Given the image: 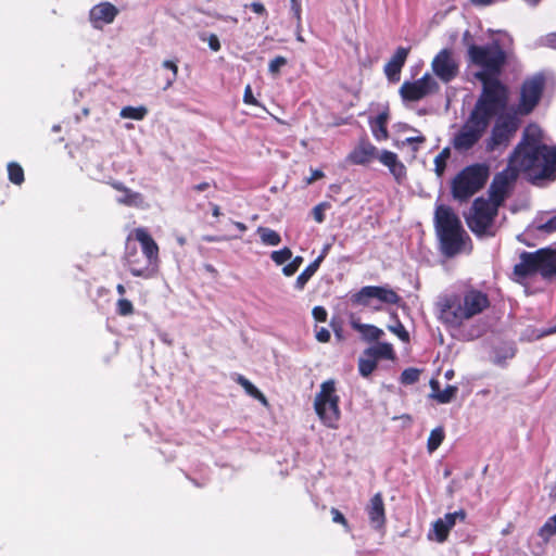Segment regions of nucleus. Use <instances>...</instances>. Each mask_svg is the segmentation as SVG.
Listing matches in <instances>:
<instances>
[{
	"label": "nucleus",
	"instance_id": "obj_14",
	"mask_svg": "<svg viewBox=\"0 0 556 556\" xmlns=\"http://www.w3.org/2000/svg\"><path fill=\"white\" fill-rule=\"evenodd\" d=\"M544 77L541 74H538L523 83L520 102L518 105L519 113L529 114L536 106L544 88Z\"/></svg>",
	"mask_w": 556,
	"mask_h": 556
},
{
	"label": "nucleus",
	"instance_id": "obj_39",
	"mask_svg": "<svg viewBox=\"0 0 556 556\" xmlns=\"http://www.w3.org/2000/svg\"><path fill=\"white\" fill-rule=\"evenodd\" d=\"M420 371L416 368H407L401 374L403 384H413L418 381Z\"/></svg>",
	"mask_w": 556,
	"mask_h": 556
},
{
	"label": "nucleus",
	"instance_id": "obj_34",
	"mask_svg": "<svg viewBox=\"0 0 556 556\" xmlns=\"http://www.w3.org/2000/svg\"><path fill=\"white\" fill-rule=\"evenodd\" d=\"M9 179L15 184L21 185L24 181V170L20 164L11 162L8 164Z\"/></svg>",
	"mask_w": 556,
	"mask_h": 556
},
{
	"label": "nucleus",
	"instance_id": "obj_19",
	"mask_svg": "<svg viewBox=\"0 0 556 556\" xmlns=\"http://www.w3.org/2000/svg\"><path fill=\"white\" fill-rule=\"evenodd\" d=\"M112 188H114L116 191H118L121 194L116 198L117 203L130 207H137V208H146L148 207V204L146 203L143 194L140 192L134 191L129 188H127L123 182L121 181H113L111 182Z\"/></svg>",
	"mask_w": 556,
	"mask_h": 556
},
{
	"label": "nucleus",
	"instance_id": "obj_46",
	"mask_svg": "<svg viewBox=\"0 0 556 556\" xmlns=\"http://www.w3.org/2000/svg\"><path fill=\"white\" fill-rule=\"evenodd\" d=\"M243 102L245 104H251V105H256L257 104L256 99L253 97L252 88H251L250 85H248L245 87V89H244Z\"/></svg>",
	"mask_w": 556,
	"mask_h": 556
},
{
	"label": "nucleus",
	"instance_id": "obj_59",
	"mask_svg": "<svg viewBox=\"0 0 556 556\" xmlns=\"http://www.w3.org/2000/svg\"><path fill=\"white\" fill-rule=\"evenodd\" d=\"M475 4H480V5H488V4H491L493 2V0H471Z\"/></svg>",
	"mask_w": 556,
	"mask_h": 556
},
{
	"label": "nucleus",
	"instance_id": "obj_15",
	"mask_svg": "<svg viewBox=\"0 0 556 556\" xmlns=\"http://www.w3.org/2000/svg\"><path fill=\"white\" fill-rule=\"evenodd\" d=\"M125 260L129 271L135 277L150 279L157 273L159 268L154 264L148 263V260L135 247H127Z\"/></svg>",
	"mask_w": 556,
	"mask_h": 556
},
{
	"label": "nucleus",
	"instance_id": "obj_38",
	"mask_svg": "<svg viewBox=\"0 0 556 556\" xmlns=\"http://www.w3.org/2000/svg\"><path fill=\"white\" fill-rule=\"evenodd\" d=\"M388 329L393 334H395L401 341L405 343L409 341V333L400 320L395 319V323L393 325H389Z\"/></svg>",
	"mask_w": 556,
	"mask_h": 556
},
{
	"label": "nucleus",
	"instance_id": "obj_13",
	"mask_svg": "<svg viewBox=\"0 0 556 556\" xmlns=\"http://www.w3.org/2000/svg\"><path fill=\"white\" fill-rule=\"evenodd\" d=\"M372 299L386 304H397L401 301L400 295L394 290L381 286H366L352 295V302L363 306H369Z\"/></svg>",
	"mask_w": 556,
	"mask_h": 556
},
{
	"label": "nucleus",
	"instance_id": "obj_6",
	"mask_svg": "<svg viewBox=\"0 0 556 556\" xmlns=\"http://www.w3.org/2000/svg\"><path fill=\"white\" fill-rule=\"evenodd\" d=\"M540 274L545 279L556 278V248L548 247L535 252L523 251L514 266L516 280H522Z\"/></svg>",
	"mask_w": 556,
	"mask_h": 556
},
{
	"label": "nucleus",
	"instance_id": "obj_55",
	"mask_svg": "<svg viewBox=\"0 0 556 556\" xmlns=\"http://www.w3.org/2000/svg\"><path fill=\"white\" fill-rule=\"evenodd\" d=\"M424 141H425V137H422V136L409 137V138H406V140H405V142L408 144L422 143Z\"/></svg>",
	"mask_w": 556,
	"mask_h": 556
},
{
	"label": "nucleus",
	"instance_id": "obj_25",
	"mask_svg": "<svg viewBox=\"0 0 556 556\" xmlns=\"http://www.w3.org/2000/svg\"><path fill=\"white\" fill-rule=\"evenodd\" d=\"M351 326L353 329L362 333L366 341H376L383 336V330L374 325L361 324L356 320H352Z\"/></svg>",
	"mask_w": 556,
	"mask_h": 556
},
{
	"label": "nucleus",
	"instance_id": "obj_7",
	"mask_svg": "<svg viewBox=\"0 0 556 556\" xmlns=\"http://www.w3.org/2000/svg\"><path fill=\"white\" fill-rule=\"evenodd\" d=\"M336 381L332 379L324 381L315 395L314 408L321 422L328 428L334 429L338 426L341 416Z\"/></svg>",
	"mask_w": 556,
	"mask_h": 556
},
{
	"label": "nucleus",
	"instance_id": "obj_45",
	"mask_svg": "<svg viewBox=\"0 0 556 556\" xmlns=\"http://www.w3.org/2000/svg\"><path fill=\"white\" fill-rule=\"evenodd\" d=\"M312 314H313V317L315 318V320L320 321V323L326 321L327 315H328L327 311L323 306H315L313 308Z\"/></svg>",
	"mask_w": 556,
	"mask_h": 556
},
{
	"label": "nucleus",
	"instance_id": "obj_53",
	"mask_svg": "<svg viewBox=\"0 0 556 556\" xmlns=\"http://www.w3.org/2000/svg\"><path fill=\"white\" fill-rule=\"evenodd\" d=\"M325 176L324 172L320 169H312V174L308 178H306V184L311 185L314 181L323 178Z\"/></svg>",
	"mask_w": 556,
	"mask_h": 556
},
{
	"label": "nucleus",
	"instance_id": "obj_20",
	"mask_svg": "<svg viewBox=\"0 0 556 556\" xmlns=\"http://www.w3.org/2000/svg\"><path fill=\"white\" fill-rule=\"evenodd\" d=\"M366 513L370 522V526L379 530L384 527L386 523V511L384 504L381 493H376L366 506Z\"/></svg>",
	"mask_w": 556,
	"mask_h": 556
},
{
	"label": "nucleus",
	"instance_id": "obj_27",
	"mask_svg": "<svg viewBox=\"0 0 556 556\" xmlns=\"http://www.w3.org/2000/svg\"><path fill=\"white\" fill-rule=\"evenodd\" d=\"M320 266V258L312 262L296 278L294 287L298 290H303L307 281L315 275Z\"/></svg>",
	"mask_w": 556,
	"mask_h": 556
},
{
	"label": "nucleus",
	"instance_id": "obj_18",
	"mask_svg": "<svg viewBox=\"0 0 556 556\" xmlns=\"http://www.w3.org/2000/svg\"><path fill=\"white\" fill-rule=\"evenodd\" d=\"M131 236L139 242L141 254L148 260V263L154 264L159 268V245L146 228H136Z\"/></svg>",
	"mask_w": 556,
	"mask_h": 556
},
{
	"label": "nucleus",
	"instance_id": "obj_47",
	"mask_svg": "<svg viewBox=\"0 0 556 556\" xmlns=\"http://www.w3.org/2000/svg\"><path fill=\"white\" fill-rule=\"evenodd\" d=\"M330 513L332 515L333 522L340 523L348 528V521H346L345 517L337 508H331Z\"/></svg>",
	"mask_w": 556,
	"mask_h": 556
},
{
	"label": "nucleus",
	"instance_id": "obj_48",
	"mask_svg": "<svg viewBox=\"0 0 556 556\" xmlns=\"http://www.w3.org/2000/svg\"><path fill=\"white\" fill-rule=\"evenodd\" d=\"M541 43L545 47L556 49V33L548 34L541 38Z\"/></svg>",
	"mask_w": 556,
	"mask_h": 556
},
{
	"label": "nucleus",
	"instance_id": "obj_12",
	"mask_svg": "<svg viewBox=\"0 0 556 556\" xmlns=\"http://www.w3.org/2000/svg\"><path fill=\"white\" fill-rule=\"evenodd\" d=\"M433 74L443 83L455 79L459 73V63L451 49H442L432 60Z\"/></svg>",
	"mask_w": 556,
	"mask_h": 556
},
{
	"label": "nucleus",
	"instance_id": "obj_32",
	"mask_svg": "<svg viewBox=\"0 0 556 556\" xmlns=\"http://www.w3.org/2000/svg\"><path fill=\"white\" fill-rule=\"evenodd\" d=\"M444 439V431L441 427L435 428L431 431L428 442H427V448L430 453L434 452L443 442Z\"/></svg>",
	"mask_w": 556,
	"mask_h": 556
},
{
	"label": "nucleus",
	"instance_id": "obj_41",
	"mask_svg": "<svg viewBox=\"0 0 556 556\" xmlns=\"http://www.w3.org/2000/svg\"><path fill=\"white\" fill-rule=\"evenodd\" d=\"M116 312L121 316H128L134 313V305L127 299H119L116 303Z\"/></svg>",
	"mask_w": 556,
	"mask_h": 556
},
{
	"label": "nucleus",
	"instance_id": "obj_22",
	"mask_svg": "<svg viewBox=\"0 0 556 556\" xmlns=\"http://www.w3.org/2000/svg\"><path fill=\"white\" fill-rule=\"evenodd\" d=\"M409 49L400 47L396 49L395 53L389 60V62L384 65V74L390 81L396 83L400 80V74L405 61L407 59Z\"/></svg>",
	"mask_w": 556,
	"mask_h": 556
},
{
	"label": "nucleus",
	"instance_id": "obj_49",
	"mask_svg": "<svg viewBox=\"0 0 556 556\" xmlns=\"http://www.w3.org/2000/svg\"><path fill=\"white\" fill-rule=\"evenodd\" d=\"M539 229L545 232H551L556 230V216L548 219L546 223L539 226Z\"/></svg>",
	"mask_w": 556,
	"mask_h": 556
},
{
	"label": "nucleus",
	"instance_id": "obj_28",
	"mask_svg": "<svg viewBox=\"0 0 556 556\" xmlns=\"http://www.w3.org/2000/svg\"><path fill=\"white\" fill-rule=\"evenodd\" d=\"M256 232L258 233L261 241L264 245L276 247L281 242L280 235L276 230L270 229L268 227L260 226Z\"/></svg>",
	"mask_w": 556,
	"mask_h": 556
},
{
	"label": "nucleus",
	"instance_id": "obj_58",
	"mask_svg": "<svg viewBox=\"0 0 556 556\" xmlns=\"http://www.w3.org/2000/svg\"><path fill=\"white\" fill-rule=\"evenodd\" d=\"M329 248L330 245L329 244H326L320 253V255L317 257V258H320V263L324 261V258L326 257V255L328 254V251H329Z\"/></svg>",
	"mask_w": 556,
	"mask_h": 556
},
{
	"label": "nucleus",
	"instance_id": "obj_36",
	"mask_svg": "<svg viewBox=\"0 0 556 556\" xmlns=\"http://www.w3.org/2000/svg\"><path fill=\"white\" fill-rule=\"evenodd\" d=\"M270 258L276 265H282L292 258V251L285 247L278 251H273Z\"/></svg>",
	"mask_w": 556,
	"mask_h": 556
},
{
	"label": "nucleus",
	"instance_id": "obj_16",
	"mask_svg": "<svg viewBox=\"0 0 556 556\" xmlns=\"http://www.w3.org/2000/svg\"><path fill=\"white\" fill-rule=\"evenodd\" d=\"M119 10L111 2L103 1L93 5L89 11V22L94 29H103L112 24Z\"/></svg>",
	"mask_w": 556,
	"mask_h": 556
},
{
	"label": "nucleus",
	"instance_id": "obj_33",
	"mask_svg": "<svg viewBox=\"0 0 556 556\" xmlns=\"http://www.w3.org/2000/svg\"><path fill=\"white\" fill-rule=\"evenodd\" d=\"M457 390L455 386H447L444 390H441L440 393H431L430 396L441 404H446L455 397Z\"/></svg>",
	"mask_w": 556,
	"mask_h": 556
},
{
	"label": "nucleus",
	"instance_id": "obj_52",
	"mask_svg": "<svg viewBox=\"0 0 556 556\" xmlns=\"http://www.w3.org/2000/svg\"><path fill=\"white\" fill-rule=\"evenodd\" d=\"M207 43H208V47L211 50H213L215 52L220 50V42L216 35H214V34L210 35V37L207 39Z\"/></svg>",
	"mask_w": 556,
	"mask_h": 556
},
{
	"label": "nucleus",
	"instance_id": "obj_9",
	"mask_svg": "<svg viewBox=\"0 0 556 556\" xmlns=\"http://www.w3.org/2000/svg\"><path fill=\"white\" fill-rule=\"evenodd\" d=\"M497 206L489 202L486 199L477 198L470 212L466 215V222L470 230L479 236H493L491 231L494 217L497 214Z\"/></svg>",
	"mask_w": 556,
	"mask_h": 556
},
{
	"label": "nucleus",
	"instance_id": "obj_3",
	"mask_svg": "<svg viewBox=\"0 0 556 556\" xmlns=\"http://www.w3.org/2000/svg\"><path fill=\"white\" fill-rule=\"evenodd\" d=\"M506 106L503 92L498 88H489L481 93L468 118L453 137L454 149L458 152L472 149L483 137L492 119Z\"/></svg>",
	"mask_w": 556,
	"mask_h": 556
},
{
	"label": "nucleus",
	"instance_id": "obj_44",
	"mask_svg": "<svg viewBox=\"0 0 556 556\" xmlns=\"http://www.w3.org/2000/svg\"><path fill=\"white\" fill-rule=\"evenodd\" d=\"M329 207V204L326 202L319 203L313 208V216L317 223H323L325 220V211Z\"/></svg>",
	"mask_w": 556,
	"mask_h": 556
},
{
	"label": "nucleus",
	"instance_id": "obj_30",
	"mask_svg": "<svg viewBox=\"0 0 556 556\" xmlns=\"http://www.w3.org/2000/svg\"><path fill=\"white\" fill-rule=\"evenodd\" d=\"M148 114V110L146 106H124L119 116L122 118H130L135 121H141L146 117Z\"/></svg>",
	"mask_w": 556,
	"mask_h": 556
},
{
	"label": "nucleus",
	"instance_id": "obj_56",
	"mask_svg": "<svg viewBox=\"0 0 556 556\" xmlns=\"http://www.w3.org/2000/svg\"><path fill=\"white\" fill-rule=\"evenodd\" d=\"M430 388H431V393H440L441 390H440V383L439 381L432 379L430 381Z\"/></svg>",
	"mask_w": 556,
	"mask_h": 556
},
{
	"label": "nucleus",
	"instance_id": "obj_35",
	"mask_svg": "<svg viewBox=\"0 0 556 556\" xmlns=\"http://www.w3.org/2000/svg\"><path fill=\"white\" fill-rule=\"evenodd\" d=\"M450 157V151L448 149L442 150L435 157H434V172L438 175V177H441L444 174L445 167H446V161Z\"/></svg>",
	"mask_w": 556,
	"mask_h": 556
},
{
	"label": "nucleus",
	"instance_id": "obj_21",
	"mask_svg": "<svg viewBox=\"0 0 556 556\" xmlns=\"http://www.w3.org/2000/svg\"><path fill=\"white\" fill-rule=\"evenodd\" d=\"M378 160L381 164L388 167L390 174L394 177V179L397 182H402L405 179L406 167L400 161L396 153L389 150H382L380 151Z\"/></svg>",
	"mask_w": 556,
	"mask_h": 556
},
{
	"label": "nucleus",
	"instance_id": "obj_2",
	"mask_svg": "<svg viewBox=\"0 0 556 556\" xmlns=\"http://www.w3.org/2000/svg\"><path fill=\"white\" fill-rule=\"evenodd\" d=\"M490 306L489 295L473 286H463L438 296L434 303L437 319L453 336L464 340L473 337L463 331L464 326L485 312Z\"/></svg>",
	"mask_w": 556,
	"mask_h": 556
},
{
	"label": "nucleus",
	"instance_id": "obj_42",
	"mask_svg": "<svg viewBox=\"0 0 556 556\" xmlns=\"http://www.w3.org/2000/svg\"><path fill=\"white\" fill-rule=\"evenodd\" d=\"M162 65L164 68H167V70L172 71V73H173V76L167 79L166 85L164 87V89L166 90L169 87H172V85L176 80L177 74H178V66L176 65V63H174L173 61H168V60L164 61Z\"/></svg>",
	"mask_w": 556,
	"mask_h": 556
},
{
	"label": "nucleus",
	"instance_id": "obj_54",
	"mask_svg": "<svg viewBox=\"0 0 556 556\" xmlns=\"http://www.w3.org/2000/svg\"><path fill=\"white\" fill-rule=\"evenodd\" d=\"M250 8L256 14H266V9L261 2H252Z\"/></svg>",
	"mask_w": 556,
	"mask_h": 556
},
{
	"label": "nucleus",
	"instance_id": "obj_43",
	"mask_svg": "<svg viewBox=\"0 0 556 556\" xmlns=\"http://www.w3.org/2000/svg\"><path fill=\"white\" fill-rule=\"evenodd\" d=\"M287 64V59L283 56H276L268 64V71L273 75H277L280 68Z\"/></svg>",
	"mask_w": 556,
	"mask_h": 556
},
{
	"label": "nucleus",
	"instance_id": "obj_37",
	"mask_svg": "<svg viewBox=\"0 0 556 556\" xmlns=\"http://www.w3.org/2000/svg\"><path fill=\"white\" fill-rule=\"evenodd\" d=\"M554 534H556V514L549 517L540 529V535L544 540H548Z\"/></svg>",
	"mask_w": 556,
	"mask_h": 556
},
{
	"label": "nucleus",
	"instance_id": "obj_57",
	"mask_svg": "<svg viewBox=\"0 0 556 556\" xmlns=\"http://www.w3.org/2000/svg\"><path fill=\"white\" fill-rule=\"evenodd\" d=\"M208 187H210V184H208V182H201V184H198V185L193 186V189H194L195 191H204V190H206Z\"/></svg>",
	"mask_w": 556,
	"mask_h": 556
},
{
	"label": "nucleus",
	"instance_id": "obj_23",
	"mask_svg": "<svg viewBox=\"0 0 556 556\" xmlns=\"http://www.w3.org/2000/svg\"><path fill=\"white\" fill-rule=\"evenodd\" d=\"M380 152L378 149L368 141H362L351 152L349 159L352 163L357 165H365L374 160H378Z\"/></svg>",
	"mask_w": 556,
	"mask_h": 556
},
{
	"label": "nucleus",
	"instance_id": "obj_62",
	"mask_svg": "<svg viewBox=\"0 0 556 556\" xmlns=\"http://www.w3.org/2000/svg\"><path fill=\"white\" fill-rule=\"evenodd\" d=\"M116 291H117V293H118L119 295H124V294H125V292H126L125 287H124L123 285H121V283H119V285H117V287H116Z\"/></svg>",
	"mask_w": 556,
	"mask_h": 556
},
{
	"label": "nucleus",
	"instance_id": "obj_8",
	"mask_svg": "<svg viewBox=\"0 0 556 556\" xmlns=\"http://www.w3.org/2000/svg\"><path fill=\"white\" fill-rule=\"evenodd\" d=\"M488 179V169L483 165L473 164L459 172L452 181L453 197L466 201L478 192Z\"/></svg>",
	"mask_w": 556,
	"mask_h": 556
},
{
	"label": "nucleus",
	"instance_id": "obj_51",
	"mask_svg": "<svg viewBox=\"0 0 556 556\" xmlns=\"http://www.w3.org/2000/svg\"><path fill=\"white\" fill-rule=\"evenodd\" d=\"M316 339L321 342V343H325V342H328L330 340V332L328 329L326 328H319L317 331H316Z\"/></svg>",
	"mask_w": 556,
	"mask_h": 556
},
{
	"label": "nucleus",
	"instance_id": "obj_60",
	"mask_svg": "<svg viewBox=\"0 0 556 556\" xmlns=\"http://www.w3.org/2000/svg\"><path fill=\"white\" fill-rule=\"evenodd\" d=\"M212 214H213V216H215V217H218V216L220 215V210H219V206H218V205H213Z\"/></svg>",
	"mask_w": 556,
	"mask_h": 556
},
{
	"label": "nucleus",
	"instance_id": "obj_26",
	"mask_svg": "<svg viewBox=\"0 0 556 556\" xmlns=\"http://www.w3.org/2000/svg\"><path fill=\"white\" fill-rule=\"evenodd\" d=\"M388 114L380 113L375 119L370 121V128L376 140H386L389 136L387 130Z\"/></svg>",
	"mask_w": 556,
	"mask_h": 556
},
{
	"label": "nucleus",
	"instance_id": "obj_31",
	"mask_svg": "<svg viewBox=\"0 0 556 556\" xmlns=\"http://www.w3.org/2000/svg\"><path fill=\"white\" fill-rule=\"evenodd\" d=\"M376 367L377 362L371 356H365L363 353V356H361L358 359V371L361 376L365 378L369 377Z\"/></svg>",
	"mask_w": 556,
	"mask_h": 556
},
{
	"label": "nucleus",
	"instance_id": "obj_40",
	"mask_svg": "<svg viewBox=\"0 0 556 556\" xmlns=\"http://www.w3.org/2000/svg\"><path fill=\"white\" fill-rule=\"evenodd\" d=\"M303 263L302 256H295L292 261L282 267V274L287 277L293 276Z\"/></svg>",
	"mask_w": 556,
	"mask_h": 556
},
{
	"label": "nucleus",
	"instance_id": "obj_10",
	"mask_svg": "<svg viewBox=\"0 0 556 556\" xmlns=\"http://www.w3.org/2000/svg\"><path fill=\"white\" fill-rule=\"evenodd\" d=\"M519 121L515 115H504L496 121L491 137L486 142V149L494 151L496 148L506 147L516 134Z\"/></svg>",
	"mask_w": 556,
	"mask_h": 556
},
{
	"label": "nucleus",
	"instance_id": "obj_61",
	"mask_svg": "<svg viewBox=\"0 0 556 556\" xmlns=\"http://www.w3.org/2000/svg\"><path fill=\"white\" fill-rule=\"evenodd\" d=\"M235 226H236L240 231H245V230H247V226H245L243 223L236 222V223H235Z\"/></svg>",
	"mask_w": 556,
	"mask_h": 556
},
{
	"label": "nucleus",
	"instance_id": "obj_24",
	"mask_svg": "<svg viewBox=\"0 0 556 556\" xmlns=\"http://www.w3.org/2000/svg\"><path fill=\"white\" fill-rule=\"evenodd\" d=\"M365 356H371L377 363L379 359H395V352L391 343L378 342L364 351Z\"/></svg>",
	"mask_w": 556,
	"mask_h": 556
},
{
	"label": "nucleus",
	"instance_id": "obj_29",
	"mask_svg": "<svg viewBox=\"0 0 556 556\" xmlns=\"http://www.w3.org/2000/svg\"><path fill=\"white\" fill-rule=\"evenodd\" d=\"M236 381L244 389L247 394L258 400L264 405H267V400L264 394L245 377L237 375Z\"/></svg>",
	"mask_w": 556,
	"mask_h": 556
},
{
	"label": "nucleus",
	"instance_id": "obj_64",
	"mask_svg": "<svg viewBox=\"0 0 556 556\" xmlns=\"http://www.w3.org/2000/svg\"><path fill=\"white\" fill-rule=\"evenodd\" d=\"M444 376H445L446 379L450 380V379H452L454 377V371L453 370H447V371H445Z\"/></svg>",
	"mask_w": 556,
	"mask_h": 556
},
{
	"label": "nucleus",
	"instance_id": "obj_17",
	"mask_svg": "<svg viewBox=\"0 0 556 556\" xmlns=\"http://www.w3.org/2000/svg\"><path fill=\"white\" fill-rule=\"evenodd\" d=\"M466 513L459 509L454 513L446 514L443 518H439L432 525V530L429 532V539L443 543L448 535L450 530L456 525V520H465Z\"/></svg>",
	"mask_w": 556,
	"mask_h": 556
},
{
	"label": "nucleus",
	"instance_id": "obj_11",
	"mask_svg": "<svg viewBox=\"0 0 556 556\" xmlns=\"http://www.w3.org/2000/svg\"><path fill=\"white\" fill-rule=\"evenodd\" d=\"M439 89L434 78L426 73L421 78L414 81H404L400 88V96L403 101L416 102Z\"/></svg>",
	"mask_w": 556,
	"mask_h": 556
},
{
	"label": "nucleus",
	"instance_id": "obj_4",
	"mask_svg": "<svg viewBox=\"0 0 556 556\" xmlns=\"http://www.w3.org/2000/svg\"><path fill=\"white\" fill-rule=\"evenodd\" d=\"M510 43L511 38L507 34H502L500 38L493 39L486 45H467L468 61L481 68L476 74V77L482 83L481 93H484L489 88H498L503 92L505 103L508 101V91L497 79V75L506 62V49Z\"/></svg>",
	"mask_w": 556,
	"mask_h": 556
},
{
	"label": "nucleus",
	"instance_id": "obj_1",
	"mask_svg": "<svg viewBox=\"0 0 556 556\" xmlns=\"http://www.w3.org/2000/svg\"><path fill=\"white\" fill-rule=\"evenodd\" d=\"M556 172V148L542 143V130L538 125H529L522 139L509 157L508 165L496 174L489 189L488 200L497 207L502 205L516 181L519 173L536 182L551 178Z\"/></svg>",
	"mask_w": 556,
	"mask_h": 556
},
{
	"label": "nucleus",
	"instance_id": "obj_5",
	"mask_svg": "<svg viewBox=\"0 0 556 556\" xmlns=\"http://www.w3.org/2000/svg\"><path fill=\"white\" fill-rule=\"evenodd\" d=\"M437 233L441 251L447 257L471 250L470 239L458 216L446 205L437 206L434 214Z\"/></svg>",
	"mask_w": 556,
	"mask_h": 556
},
{
	"label": "nucleus",
	"instance_id": "obj_63",
	"mask_svg": "<svg viewBox=\"0 0 556 556\" xmlns=\"http://www.w3.org/2000/svg\"><path fill=\"white\" fill-rule=\"evenodd\" d=\"M223 20L226 22L237 23L238 20L233 16H223Z\"/></svg>",
	"mask_w": 556,
	"mask_h": 556
},
{
	"label": "nucleus",
	"instance_id": "obj_50",
	"mask_svg": "<svg viewBox=\"0 0 556 556\" xmlns=\"http://www.w3.org/2000/svg\"><path fill=\"white\" fill-rule=\"evenodd\" d=\"M291 2V11L296 18L298 24L301 22V2L300 0H290Z\"/></svg>",
	"mask_w": 556,
	"mask_h": 556
}]
</instances>
